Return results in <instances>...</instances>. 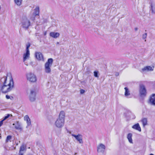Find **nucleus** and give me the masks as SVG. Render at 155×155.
<instances>
[{
    "label": "nucleus",
    "mask_w": 155,
    "mask_h": 155,
    "mask_svg": "<svg viewBox=\"0 0 155 155\" xmlns=\"http://www.w3.org/2000/svg\"><path fill=\"white\" fill-rule=\"evenodd\" d=\"M22 151H20V150L19 153V155H23V153H22Z\"/></svg>",
    "instance_id": "obj_32"
},
{
    "label": "nucleus",
    "mask_w": 155,
    "mask_h": 155,
    "mask_svg": "<svg viewBox=\"0 0 155 155\" xmlns=\"http://www.w3.org/2000/svg\"><path fill=\"white\" fill-rule=\"evenodd\" d=\"M147 34L146 33H145L143 34L142 35V38L143 39H145L147 37Z\"/></svg>",
    "instance_id": "obj_27"
},
{
    "label": "nucleus",
    "mask_w": 155,
    "mask_h": 155,
    "mask_svg": "<svg viewBox=\"0 0 155 155\" xmlns=\"http://www.w3.org/2000/svg\"><path fill=\"white\" fill-rule=\"evenodd\" d=\"M131 115H132L133 116V117H132V118L133 119H135V116L132 113H131Z\"/></svg>",
    "instance_id": "obj_31"
},
{
    "label": "nucleus",
    "mask_w": 155,
    "mask_h": 155,
    "mask_svg": "<svg viewBox=\"0 0 155 155\" xmlns=\"http://www.w3.org/2000/svg\"><path fill=\"white\" fill-rule=\"evenodd\" d=\"M36 59L39 61H44V57L42 54L40 52H36L35 53Z\"/></svg>",
    "instance_id": "obj_12"
},
{
    "label": "nucleus",
    "mask_w": 155,
    "mask_h": 155,
    "mask_svg": "<svg viewBox=\"0 0 155 155\" xmlns=\"http://www.w3.org/2000/svg\"><path fill=\"white\" fill-rule=\"evenodd\" d=\"M50 35L51 37L54 38H57L60 35V34L58 32H52L50 33Z\"/></svg>",
    "instance_id": "obj_17"
},
{
    "label": "nucleus",
    "mask_w": 155,
    "mask_h": 155,
    "mask_svg": "<svg viewBox=\"0 0 155 155\" xmlns=\"http://www.w3.org/2000/svg\"><path fill=\"white\" fill-rule=\"evenodd\" d=\"M46 34V32H45L44 33V35H45Z\"/></svg>",
    "instance_id": "obj_37"
},
{
    "label": "nucleus",
    "mask_w": 155,
    "mask_h": 155,
    "mask_svg": "<svg viewBox=\"0 0 155 155\" xmlns=\"http://www.w3.org/2000/svg\"><path fill=\"white\" fill-rule=\"evenodd\" d=\"M150 10L153 14L155 13V5L153 2L150 3Z\"/></svg>",
    "instance_id": "obj_19"
},
{
    "label": "nucleus",
    "mask_w": 155,
    "mask_h": 155,
    "mask_svg": "<svg viewBox=\"0 0 155 155\" xmlns=\"http://www.w3.org/2000/svg\"><path fill=\"white\" fill-rule=\"evenodd\" d=\"M139 92L141 96H145L147 94V90L145 86L142 84L139 85Z\"/></svg>",
    "instance_id": "obj_6"
},
{
    "label": "nucleus",
    "mask_w": 155,
    "mask_h": 155,
    "mask_svg": "<svg viewBox=\"0 0 155 155\" xmlns=\"http://www.w3.org/2000/svg\"><path fill=\"white\" fill-rule=\"evenodd\" d=\"M13 125H15V128L17 130H22L21 124L18 121H16L15 124H13Z\"/></svg>",
    "instance_id": "obj_13"
},
{
    "label": "nucleus",
    "mask_w": 155,
    "mask_h": 155,
    "mask_svg": "<svg viewBox=\"0 0 155 155\" xmlns=\"http://www.w3.org/2000/svg\"><path fill=\"white\" fill-rule=\"evenodd\" d=\"M24 120L26 121L27 125L26 126L27 128H28L31 125V122L30 119L28 115L25 116L24 117Z\"/></svg>",
    "instance_id": "obj_16"
},
{
    "label": "nucleus",
    "mask_w": 155,
    "mask_h": 155,
    "mask_svg": "<svg viewBox=\"0 0 155 155\" xmlns=\"http://www.w3.org/2000/svg\"><path fill=\"white\" fill-rule=\"evenodd\" d=\"M71 136L74 137L76 140L78 141L80 144L83 143V141L82 140V136L81 135L78 134L77 135H75L74 134H72Z\"/></svg>",
    "instance_id": "obj_10"
},
{
    "label": "nucleus",
    "mask_w": 155,
    "mask_h": 155,
    "mask_svg": "<svg viewBox=\"0 0 155 155\" xmlns=\"http://www.w3.org/2000/svg\"><path fill=\"white\" fill-rule=\"evenodd\" d=\"M30 57V51H26L23 55V61H25L27 60Z\"/></svg>",
    "instance_id": "obj_15"
},
{
    "label": "nucleus",
    "mask_w": 155,
    "mask_h": 155,
    "mask_svg": "<svg viewBox=\"0 0 155 155\" xmlns=\"http://www.w3.org/2000/svg\"><path fill=\"white\" fill-rule=\"evenodd\" d=\"M28 97L30 101L31 102L34 101L35 100L36 91L35 89L30 90V93L28 94Z\"/></svg>",
    "instance_id": "obj_7"
},
{
    "label": "nucleus",
    "mask_w": 155,
    "mask_h": 155,
    "mask_svg": "<svg viewBox=\"0 0 155 155\" xmlns=\"http://www.w3.org/2000/svg\"><path fill=\"white\" fill-rule=\"evenodd\" d=\"M150 155H154L153 154H150Z\"/></svg>",
    "instance_id": "obj_38"
},
{
    "label": "nucleus",
    "mask_w": 155,
    "mask_h": 155,
    "mask_svg": "<svg viewBox=\"0 0 155 155\" xmlns=\"http://www.w3.org/2000/svg\"><path fill=\"white\" fill-rule=\"evenodd\" d=\"M25 146L24 145H22V146H21L20 147V151H22L25 150Z\"/></svg>",
    "instance_id": "obj_26"
},
{
    "label": "nucleus",
    "mask_w": 155,
    "mask_h": 155,
    "mask_svg": "<svg viewBox=\"0 0 155 155\" xmlns=\"http://www.w3.org/2000/svg\"><path fill=\"white\" fill-rule=\"evenodd\" d=\"M6 97L7 99H9L10 98V97L8 95H6Z\"/></svg>",
    "instance_id": "obj_33"
},
{
    "label": "nucleus",
    "mask_w": 155,
    "mask_h": 155,
    "mask_svg": "<svg viewBox=\"0 0 155 155\" xmlns=\"http://www.w3.org/2000/svg\"><path fill=\"white\" fill-rule=\"evenodd\" d=\"M39 13V8L38 6L36 7L34 9V12L32 14V17H30V19L32 20H34L36 16L38 15Z\"/></svg>",
    "instance_id": "obj_9"
},
{
    "label": "nucleus",
    "mask_w": 155,
    "mask_h": 155,
    "mask_svg": "<svg viewBox=\"0 0 155 155\" xmlns=\"http://www.w3.org/2000/svg\"><path fill=\"white\" fill-rule=\"evenodd\" d=\"M124 89L125 90L124 95L126 97H128V96L130 95V91L129 89L127 87H125Z\"/></svg>",
    "instance_id": "obj_21"
},
{
    "label": "nucleus",
    "mask_w": 155,
    "mask_h": 155,
    "mask_svg": "<svg viewBox=\"0 0 155 155\" xmlns=\"http://www.w3.org/2000/svg\"><path fill=\"white\" fill-rule=\"evenodd\" d=\"M15 2L17 5L20 6L21 4L22 0H15Z\"/></svg>",
    "instance_id": "obj_24"
},
{
    "label": "nucleus",
    "mask_w": 155,
    "mask_h": 155,
    "mask_svg": "<svg viewBox=\"0 0 155 155\" xmlns=\"http://www.w3.org/2000/svg\"><path fill=\"white\" fill-rule=\"evenodd\" d=\"M30 47V45L29 43H28L26 45V51H29V48Z\"/></svg>",
    "instance_id": "obj_28"
},
{
    "label": "nucleus",
    "mask_w": 155,
    "mask_h": 155,
    "mask_svg": "<svg viewBox=\"0 0 155 155\" xmlns=\"http://www.w3.org/2000/svg\"><path fill=\"white\" fill-rule=\"evenodd\" d=\"M129 112L131 114V113H132L131 112ZM128 113H129V112H128Z\"/></svg>",
    "instance_id": "obj_39"
},
{
    "label": "nucleus",
    "mask_w": 155,
    "mask_h": 155,
    "mask_svg": "<svg viewBox=\"0 0 155 155\" xmlns=\"http://www.w3.org/2000/svg\"><path fill=\"white\" fill-rule=\"evenodd\" d=\"M26 78L27 80L31 82H35L37 80L36 75L31 73H28L26 74Z\"/></svg>",
    "instance_id": "obj_5"
},
{
    "label": "nucleus",
    "mask_w": 155,
    "mask_h": 155,
    "mask_svg": "<svg viewBox=\"0 0 155 155\" xmlns=\"http://www.w3.org/2000/svg\"><path fill=\"white\" fill-rule=\"evenodd\" d=\"M28 155H32V154H28Z\"/></svg>",
    "instance_id": "obj_40"
},
{
    "label": "nucleus",
    "mask_w": 155,
    "mask_h": 155,
    "mask_svg": "<svg viewBox=\"0 0 155 155\" xmlns=\"http://www.w3.org/2000/svg\"><path fill=\"white\" fill-rule=\"evenodd\" d=\"M154 68L153 66H146L141 69V72L143 73L146 71H152L153 70Z\"/></svg>",
    "instance_id": "obj_8"
},
{
    "label": "nucleus",
    "mask_w": 155,
    "mask_h": 155,
    "mask_svg": "<svg viewBox=\"0 0 155 155\" xmlns=\"http://www.w3.org/2000/svg\"><path fill=\"white\" fill-rule=\"evenodd\" d=\"M85 92V91L83 89H81L80 90V93L81 94H83Z\"/></svg>",
    "instance_id": "obj_30"
},
{
    "label": "nucleus",
    "mask_w": 155,
    "mask_h": 155,
    "mask_svg": "<svg viewBox=\"0 0 155 155\" xmlns=\"http://www.w3.org/2000/svg\"><path fill=\"white\" fill-rule=\"evenodd\" d=\"M65 113L63 111H60L58 118L55 122L56 127L59 128L62 127L65 122Z\"/></svg>",
    "instance_id": "obj_2"
},
{
    "label": "nucleus",
    "mask_w": 155,
    "mask_h": 155,
    "mask_svg": "<svg viewBox=\"0 0 155 155\" xmlns=\"http://www.w3.org/2000/svg\"><path fill=\"white\" fill-rule=\"evenodd\" d=\"M119 75V73L118 72H116L115 74V75L116 76H117Z\"/></svg>",
    "instance_id": "obj_34"
},
{
    "label": "nucleus",
    "mask_w": 155,
    "mask_h": 155,
    "mask_svg": "<svg viewBox=\"0 0 155 155\" xmlns=\"http://www.w3.org/2000/svg\"><path fill=\"white\" fill-rule=\"evenodd\" d=\"M22 27L27 29L30 26L31 23L29 20L26 17H24L22 18L21 21Z\"/></svg>",
    "instance_id": "obj_4"
},
{
    "label": "nucleus",
    "mask_w": 155,
    "mask_h": 155,
    "mask_svg": "<svg viewBox=\"0 0 155 155\" xmlns=\"http://www.w3.org/2000/svg\"><path fill=\"white\" fill-rule=\"evenodd\" d=\"M59 42H57V43H56V45H58L59 44Z\"/></svg>",
    "instance_id": "obj_36"
},
{
    "label": "nucleus",
    "mask_w": 155,
    "mask_h": 155,
    "mask_svg": "<svg viewBox=\"0 0 155 155\" xmlns=\"http://www.w3.org/2000/svg\"><path fill=\"white\" fill-rule=\"evenodd\" d=\"M105 146L102 143L100 144L97 147V151L98 152L104 153L105 149Z\"/></svg>",
    "instance_id": "obj_11"
},
{
    "label": "nucleus",
    "mask_w": 155,
    "mask_h": 155,
    "mask_svg": "<svg viewBox=\"0 0 155 155\" xmlns=\"http://www.w3.org/2000/svg\"><path fill=\"white\" fill-rule=\"evenodd\" d=\"M141 121L142 122V124L143 127H144L147 124V118H143L141 120Z\"/></svg>",
    "instance_id": "obj_22"
},
{
    "label": "nucleus",
    "mask_w": 155,
    "mask_h": 155,
    "mask_svg": "<svg viewBox=\"0 0 155 155\" xmlns=\"http://www.w3.org/2000/svg\"><path fill=\"white\" fill-rule=\"evenodd\" d=\"M132 128L133 129L137 130L140 132L141 131V129L138 123H137L133 126Z\"/></svg>",
    "instance_id": "obj_18"
},
{
    "label": "nucleus",
    "mask_w": 155,
    "mask_h": 155,
    "mask_svg": "<svg viewBox=\"0 0 155 155\" xmlns=\"http://www.w3.org/2000/svg\"><path fill=\"white\" fill-rule=\"evenodd\" d=\"M132 134L131 133H129L127 135V138L129 142L131 143H133L132 139Z\"/></svg>",
    "instance_id": "obj_20"
},
{
    "label": "nucleus",
    "mask_w": 155,
    "mask_h": 155,
    "mask_svg": "<svg viewBox=\"0 0 155 155\" xmlns=\"http://www.w3.org/2000/svg\"><path fill=\"white\" fill-rule=\"evenodd\" d=\"M98 72L97 71H95L94 72V75L96 77H98V76L97 75Z\"/></svg>",
    "instance_id": "obj_29"
},
{
    "label": "nucleus",
    "mask_w": 155,
    "mask_h": 155,
    "mask_svg": "<svg viewBox=\"0 0 155 155\" xmlns=\"http://www.w3.org/2000/svg\"><path fill=\"white\" fill-rule=\"evenodd\" d=\"M134 30L135 31H137L138 30V28H134Z\"/></svg>",
    "instance_id": "obj_35"
},
{
    "label": "nucleus",
    "mask_w": 155,
    "mask_h": 155,
    "mask_svg": "<svg viewBox=\"0 0 155 155\" xmlns=\"http://www.w3.org/2000/svg\"><path fill=\"white\" fill-rule=\"evenodd\" d=\"M10 116H12V115L11 114H8L6 116H5L4 117V118L2 120H1L0 121V127H1L3 123V121L4 120H5L7 118H8Z\"/></svg>",
    "instance_id": "obj_23"
},
{
    "label": "nucleus",
    "mask_w": 155,
    "mask_h": 155,
    "mask_svg": "<svg viewBox=\"0 0 155 155\" xmlns=\"http://www.w3.org/2000/svg\"><path fill=\"white\" fill-rule=\"evenodd\" d=\"M12 138V136L10 135L8 136L6 140V142H8L9 141H10V140Z\"/></svg>",
    "instance_id": "obj_25"
},
{
    "label": "nucleus",
    "mask_w": 155,
    "mask_h": 155,
    "mask_svg": "<svg viewBox=\"0 0 155 155\" xmlns=\"http://www.w3.org/2000/svg\"><path fill=\"white\" fill-rule=\"evenodd\" d=\"M0 91L6 93L11 91L14 87V82L10 74L4 76L0 80Z\"/></svg>",
    "instance_id": "obj_1"
},
{
    "label": "nucleus",
    "mask_w": 155,
    "mask_h": 155,
    "mask_svg": "<svg viewBox=\"0 0 155 155\" xmlns=\"http://www.w3.org/2000/svg\"><path fill=\"white\" fill-rule=\"evenodd\" d=\"M149 103L151 105H155V94H152L150 97Z\"/></svg>",
    "instance_id": "obj_14"
},
{
    "label": "nucleus",
    "mask_w": 155,
    "mask_h": 155,
    "mask_svg": "<svg viewBox=\"0 0 155 155\" xmlns=\"http://www.w3.org/2000/svg\"><path fill=\"white\" fill-rule=\"evenodd\" d=\"M53 62V59L49 58L45 63L44 65V71L46 74H50L51 71V67Z\"/></svg>",
    "instance_id": "obj_3"
}]
</instances>
